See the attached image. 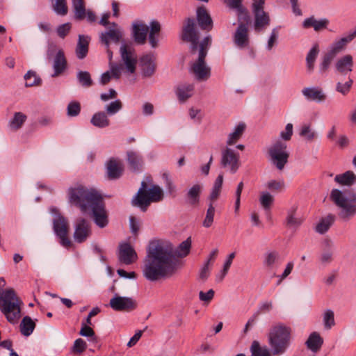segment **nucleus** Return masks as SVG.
I'll use <instances>...</instances> for the list:
<instances>
[{
	"label": "nucleus",
	"instance_id": "1",
	"mask_svg": "<svg viewBox=\"0 0 356 356\" xmlns=\"http://www.w3.org/2000/svg\"><path fill=\"white\" fill-rule=\"evenodd\" d=\"M191 248V237L181 242L175 250L171 243H152L144 261V277L147 280L154 282L172 276L182 266L178 258L186 257Z\"/></svg>",
	"mask_w": 356,
	"mask_h": 356
},
{
	"label": "nucleus",
	"instance_id": "2",
	"mask_svg": "<svg viewBox=\"0 0 356 356\" xmlns=\"http://www.w3.org/2000/svg\"><path fill=\"white\" fill-rule=\"evenodd\" d=\"M195 22L193 18H188L184 26L182 39L191 43V51L195 54L198 51V56L190 64L189 73L197 81H206L211 76V67L206 63L209 47L211 44V37L207 36L198 44L199 34L195 29Z\"/></svg>",
	"mask_w": 356,
	"mask_h": 356
},
{
	"label": "nucleus",
	"instance_id": "3",
	"mask_svg": "<svg viewBox=\"0 0 356 356\" xmlns=\"http://www.w3.org/2000/svg\"><path fill=\"white\" fill-rule=\"evenodd\" d=\"M6 281L0 278V311L5 315L7 321L13 324L16 323L21 316L22 301L17 296L13 289L3 291Z\"/></svg>",
	"mask_w": 356,
	"mask_h": 356
},
{
	"label": "nucleus",
	"instance_id": "4",
	"mask_svg": "<svg viewBox=\"0 0 356 356\" xmlns=\"http://www.w3.org/2000/svg\"><path fill=\"white\" fill-rule=\"evenodd\" d=\"M67 195L69 202L83 212L89 211L90 207L101 197L95 190L79 183L69 187Z\"/></svg>",
	"mask_w": 356,
	"mask_h": 356
},
{
	"label": "nucleus",
	"instance_id": "5",
	"mask_svg": "<svg viewBox=\"0 0 356 356\" xmlns=\"http://www.w3.org/2000/svg\"><path fill=\"white\" fill-rule=\"evenodd\" d=\"M291 328L284 323H277L270 329L268 340L273 355H283L290 346Z\"/></svg>",
	"mask_w": 356,
	"mask_h": 356
},
{
	"label": "nucleus",
	"instance_id": "6",
	"mask_svg": "<svg viewBox=\"0 0 356 356\" xmlns=\"http://www.w3.org/2000/svg\"><path fill=\"white\" fill-rule=\"evenodd\" d=\"M163 197V191L159 186L152 185L148 188L146 182L143 181L137 193L133 197L131 204L145 212L152 202H161Z\"/></svg>",
	"mask_w": 356,
	"mask_h": 356
},
{
	"label": "nucleus",
	"instance_id": "7",
	"mask_svg": "<svg viewBox=\"0 0 356 356\" xmlns=\"http://www.w3.org/2000/svg\"><path fill=\"white\" fill-rule=\"evenodd\" d=\"M330 200L341 209L339 216L348 220L356 215V193H344L339 189H332Z\"/></svg>",
	"mask_w": 356,
	"mask_h": 356
},
{
	"label": "nucleus",
	"instance_id": "8",
	"mask_svg": "<svg viewBox=\"0 0 356 356\" xmlns=\"http://www.w3.org/2000/svg\"><path fill=\"white\" fill-rule=\"evenodd\" d=\"M161 31V25L159 22L152 20L149 26L143 22H136L133 24V36L135 42L139 44H143L147 40V34L149 32L148 40L152 48L158 46V36Z\"/></svg>",
	"mask_w": 356,
	"mask_h": 356
},
{
	"label": "nucleus",
	"instance_id": "9",
	"mask_svg": "<svg viewBox=\"0 0 356 356\" xmlns=\"http://www.w3.org/2000/svg\"><path fill=\"white\" fill-rule=\"evenodd\" d=\"M268 153L272 164L278 170H283L289 157L286 143L277 140L270 146Z\"/></svg>",
	"mask_w": 356,
	"mask_h": 356
},
{
	"label": "nucleus",
	"instance_id": "10",
	"mask_svg": "<svg viewBox=\"0 0 356 356\" xmlns=\"http://www.w3.org/2000/svg\"><path fill=\"white\" fill-rule=\"evenodd\" d=\"M237 17L238 25L234 34V42L237 47L244 49L248 47L250 43L248 30L250 16L247 12V17H240L239 13H237Z\"/></svg>",
	"mask_w": 356,
	"mask_h": 356
},
{
	"label": "nucleus",
	"instance_id": "11",
	"mask_svg": "<svg viewBox=\"0 0 356 356\" xmlns=\"http://www.w3.org/2000/svg\"><path fill=\"white\" fill-rule=\"evenodd\" d=\"M265 0H254L252 12L254 17V29L261 32L270 24V19L268 13L264 11Z\"/></svg>",
	"mask_w": 356,
	"mask_h": 356
},
{
	"label": "nucleus",
	"instance_id": "12",
	"mask_svg": "<svg viewBox=\"0 0 356 356\" xmlns=\"http://www.w3.org/2000/svg\"><path fill=\"white\" fill-rule=\"evenodd\" d=\"M220 164L232 174L237 172L240 167L239 153L230 147H226L221 152Z\"/></svg>",
	"mask_w": 356,
	"mask_h": 356
},
{
	"label": "nucleus",
	"instance_id": "13",
	"mask_svg": "<svg viewBox=\"0 0 356 356\" xmlns=\"http://www.w3.org/2000/svg\"><path fill=\"white\" fill-rule=\"evenodd\" d=\"M53 224L54 232L59 237L61 245L65 248L70 247L72 242L67 237L69 224L67 219L60 214H56Z\"/></svg>",
	"mask_w": 356,
	"mask_h": 356
},
{
	"label": "nucleus",
	"instance_id": "14",
	"mask_svg": "<svg viewBox=\"0 0 356 356\" xmlns=\"http://www.w3.org/2000/svg\"><path fill=\"white\" fill-rule=\"evenodd\" d=\"M89 210L92 211L94 221L98 227L103 228L108 225V215L102 196L90 207Z\"/></svg>",
	"mask_w": 356,
	"mask_h": 356
},
{
	"label": "nucleus",
	"instance_id": "15",
	"mask_svg": "<svg viewBox=\"0 0 356 356\" xmlns=\"http://www.w3.org/2000/svg\"><path fill=\"white\" fill-rule=\"evenodd\" d=\"M121 60L125 65V68L131 74L136 71L137 56L134 49L126 44H122L120 48Z\"/></svg>",
	"mask_w": 356,
	"mask_h": 356
},
{
	"label": "nucleus",
	"instance_id": "16",
	"mask_svg": "<svg viewBox=\"0 0 356 356\" xmlns=\"http://www.w3.org/2000/svg\"><path fill=\"white\" fill-rule=\"evenodd\" d=\"M123 36V30L116 23L113 22L107 30L100 33L101 42L108 48L111 42L118 43Z\"/></svg>",
	"mask_w": 356,
	"mask_h": 356
},
{
	"label": "nucleus",
	"instance_id": "17",
	"mask_svg": "<svg viewBox=\"0 0 356 356\" xmlns=\"http://www.w3.org/2000/svg\"><path fill=\"white\" fill-rule=\"evenodd\" d=\"M91 225L84 218H79L74 224L73 238L75 242L82 243L86 241L91 234Z\"/></svg>",
	"mask_w": 356,
	"mask_h": 356
},
{
	"label": "nucleus",
	"instance_id": "18",
	"mask_svg": "<svg viewBox=\"0 0 356 356\" xmlns=\"http://www.w3.org/2000/svg\"><path fill=\"white\" fill-rule=\"evenodd\" d=\"M110 307L118 312H131L137 307L135 300L130 297L115 295L109 302Z\"/></svg>",
	"mask_w": 356,
	"mask_h": 356
},
{
	"label": "nucleus",
	"instance_id": "19",
	"mask_svg": "<svg viewBox=\"0 0 356 356\" xmlns=\"http://www.w3.org/2000/svg\"><path fill=\"white\" fill-rule=\"evenodd\" d=\"M156 57L153 53L143 55L139 60V66L144 77H151L156 71Z\"/></svg>",
	"mask_w": 356,
	"mask_h": 356
},
{
	"label": "nucleus",
	"instance_id": "20",
	"mask_svg": "<svg viewBox=\"0 0 356 356\" xmlns=\"http://www.w3.org/2000/svg\"><path fill=\"white\" fill-rule=\"evenodd\" d=\"M301 92L304 97L310 102L322 103L327 98V94L323 89L318 86L306 87Z\"/></svg>",
	"mask_w": 356,
	"mask_h": 356
},
{
	"label": "nucleus",
	"instance_id": "21",
	"mask_svg": "<svg viewBox=\"0 0 356 356\" xmlns=\"http://www.w3.org/2000/svg\"><path fill=\"white\" fill-rule=\"evenodd\" d=\"M353 57L350 54H345L341 56L334 63L336 72L341 75H346L351 72L353 70Z\"/></svg>",
	"mask_w": 356,
	"mask_h": 356
},
{
	"label": "nucleus",
	"instance_id": "22",
	"mask_svg": "<svg viewBox=\"0 0 356 356\" xmlns=\"http://www.w3.org/2000/svg\"><path fill=\"white\" fill-rule=\"evenodd\" d=\"M137 259V254L134 248L129 243H123L120 245L119 260L129 265Z\"/></svg>",
	"mask_w": 356,
	"mask_h": 356
},
{
	"label": "nucleus",
	"instance_id": "23",
	"mask_svg": "<svg viewBox=\"0 0 356 356\" xmlns=\"http://www.w3.org/2000/svg\"><path fill=\"white\" fill-rule=\"evenodd\" d=\"M202 184L197 183L191 186L186 193V202L193 207H197L200 204V195L203 191Z\"/></svg>",
	"mask_w": 356,
	"mask_h": 356
},
{
	"label": "nucleus",
	"instance_id": "24",
	"mask_svg": "<svg viewBox=\"0 0 356 356\" xmlns=\"http://www.w3.org/2000/svg\"><path fill=\"white\" fill-rule=\"evenodd\" d=\"M106 169L108 179H116L122 175L123 165L120 160L112 158L107 161Z\"/></svg>",
	"mask_w": 356,
	"mask_h": 356
},
{
	"label": "nucleus",
	"instance_id": "25",
	"mask_svg": "<svg viewBox=\"0 0 356 356\" xmlns=\"http://www.w3.org/2000/svg\"><path fill=\"white\" fill-rule=\"evenodd\" d=\"M355 37L356 29L353 32L349 33L347 35L332 43L328 52L335 57L338 54L345 49L346 45L350 42Z\"/></svg>",
	"mask_w": 356,
	"mask_h": 356
},
{
	"label": "nucleus",
	"instance_id": "26",
	"mask_svg": "<svg viewBox=\"0 0 356 356\" xmlns=\"http://www.w3.org/2000/svg\"><path fill=\"white\" fill-rule=\"evenodd\" d=\"M195 86L193 83H181L176 88V95L180 102H185L194 94Z\"/></svg>",
	"mask_w": 356,
	"mask_h": 356
},
{
	"label": "nucleus",
	"instance_id": "27",
	"mask_svg": "<svg viewBox=\"0 0 356 356\" xmlns=\"http://www.w3.org/2000/svg\"><path fill=\"white\" fill-rule=\"evenodd\" d=\"M197 19L202 29L210 31L212 29L213 22L205 8L200 7L197 9Z\"/></svg>",
	"mask_w": 356,
	"mask_h": 356
},
{
	"label": "nucleus",
	"instance_id": "28",
	"mask_svg": "<svg viewBox=\"0 0 356 356\" xmlns=\"http://www.w3.org/2000/svg\"><path fill=\"white\" fill-rule=\"evenodd\" d=\"M67 67V60L65 56L63 50L59 49L54 59L53 68L54 74L53 76H58L61 74Z\"/></svg>",
	"mask_w": 356,
	"mask_h": 356
},
{
	"label": "nucleus",
	"instance_id": "29",
	"mask_svg": "<svg viewBox=\"0 0 356 356\" xmlns=\"http://www.w3.org/2000/svg\"><path fill=\"white\" fill-rule=\"evenodd\" d=\"M334 181L341 186H351L356 184V174L352 170L337 175Z\"/></svg>",
	"mask_w": 356,
	"mask_h": 356
},
{
	"label": "nucleus",
	"instance_id": "30",
	"mask_svg": "<svg viewBox=\"0 0 356 356\" xmlns=\"http://www.w3.org/2000/svg\"><path fill=\"white\" fill-rule=\"evenodd\" d=\"M90 123L97 128L104 129L111 124V121L104 111H98L92 115Z\"/></svg>",
	"mask_w": 356,
	"mask_h": 356
},
{
	"label": "nucleus",
	"instance_id": "31",
	"mask_svg": "<svg viewBox=\"0 0 356 356\" xmlns=\"http://www.w3.org/2000/svg\"><path fill=\"white\" fill-rule=\"evenodd\" d=\"M90 38L83 35H79V41L76 48V54L79 59L84 58L88 51Z\"/></svg>",
	"mask_w": 356,
	"mask_h": 356
},
{
	"label": "nucleus",
	"instance_id": "32",
	"mask_svg": "<svg viewBox=\"0 0 356 356\" xmlns=\"http://www.w3.org/2000/svg\"><path fill=\"white\" fill-rule=\"evenodd\" d=\"M325 248L322 251L320 256V261L323 265L330 264L333 261L334 243L332 241L327 240L324 243Z\"/></svg>",
	"mask_w": 356,
	"mask_h": 356
},
{
	"label": "nucleus",
	"instance_id": "33",
	"mask_svg": "<svg viewBox=\"0 0 356 356\" xmlns=\"http://www.w3.org/2000/svg\"><path fill=\"white\" fill-rule=\"evenodd\" d=\"M127 161L129 168L134 171H138L143 164L142 156L133 151L127 152Z\"/></svg>",
	"mask_w": 356,
	"mask_h": 356
},
{
	"label": "nucleus",
	"instance_id": "34",
	"mask_svg": "<svg viewBox=\"0 0 356 356\" xmlns=\"http://www.w3.org/2000/svg\"><path fill=\"white\" fill-rule=\"evenodd\" d=\"M245 124L244 122L238 123L227 137V144L233 145L241 138L245 129Z\"/></svg>",
	"mask_w": 356,
	"mask_h": 356
},
{
	"label": "nucleus",
	"instance_id": "35",
	"mask_svg": "<svg viewBox=\"0 0 356 356\" xmlns=\"http://www.w3.org/2000/svg\"><path fill=\"white\" fill-rule=\"evenodd\" d=\"M323 343V339L320 334L316 332H314L310 334L306 341V345L309 349L316 353L321 348Z\"/></svg>",
	"mask_w": 356,
	"mask_h": 356
},
{
	"label": "nucleus",
	"instance_id": "36",
	"mask_svg": "<svg viewBox=\"0 0 356 356\" xmlns=\"http://www.w3.org/2000/svg\"><path fill=\"white\" fill-rule=\"evenodd\" d=\"M27 120V116L22 112H15L8 122V127L13 131H17L23 126Z\"/></svg>",
	"mask_w": 356,
	"mask_h": 356
},
{
	"label": "nucleus",
	"instance_id": "37",
	"mask_svg": "<svg viewBox=\"0 0 356 356\" xmlns=\"http://www.w3.org/2000/svg\"><path fill=\"white\" fill-rule=\"evenodd\" d=\"M328 23L326 19L317 20L314 17H309L304 20L302 25L305 28L313 27L315 31H318L325 29Z\"/></svg>",
	"mask_w": 356,
	"mask_h": 356
},
{
	"label": "nucleus",
	"instance_id": "38",
	"mask_svg": "<svg viewBox=\"0 0 356 356\" xmlns=\"http://www.w3.org/2000/svg\"><path fill=\"white\" fill-rule=\"evenodd\" d=\"M223 183V175L220 174L216 179L213 186L212 187L211 191L209 195L210 202H213L216 201L220 197L221 189Z\"/></svg>",
	"mask_w": 356,
	"mask_h": 356
},
{
	"label": "nucleus",
	"instance_id": "39",
	"mask_svg": "<svg viewBox=\"0 0 356 356\" xmlns=\"http://www.w3.org/2000/svg\"><path fill=\"white\" fill-rule=\"evenodd\" d=\"M286 226L290 228L296 229L302 223V220L296 215V208L293 207L287 211Z\"/></svg>",
	"mask_w": 356,
	"mask_h": 356
},
{
	"label": "nucleus",
	"instance_id": "40",
	"mask_svg": "<svg viewBox=\"0 0 356 356\" xmlns=\"http://www.w3.org/2000/svg\"><path fill=\"white\" fill-rule=\"evenodd\" d=\"M319 53V48L317 44H315L308 52L306 57L307 70L309 73H312L314 69V64L317 56Z\"/></svg>",
	"mask_w": 356,
	"mask_h": 356
},
{
	"label": "nucleus",
	"instance_id": "41",
	"mask_svg": "<svg viewBox=\"0 0 356 356\" xmlns=\"http://www.w3.org/2000/svg\"><path fill=\"white\" fill-rule=\"evenodd\" d=\"M299 135L308 142H312L317 138V134L311 124H303L300 128Z\"/></svg>",
	"mask_w": 356,
	"mask_h": 356
},
{
	"label": "nucleus",
	"instance_id": "42",
	"mask_svg": "<svg viewBox=\"0 0 356 356\" xmlns=\"http://www.w3.org/2000/svg\"><path fill=\"white\" fill-rule=\"evenodd\" d=\"M334 221V216L333 215H328L324 218H322L316 226V231L319 234H324L328 231L331 225Z\"/></svg>",
	"mask_w": 356,
	"mask_h": 356
},
{
	"label": "nucleus",
	"instance_id": "43",
	"mask_svg": "<svg viewBox=\"0 0 356 356\" xmlns=\"http://www.w3.org/2000/svg\"><path fill=\"white\" fill-rule=\"evenodd\" d=\"M72 6L76 19L81 20L86 17L84 0H72Z\"/></svg>",
	"mask_w": 356,
	"mask_h": 356
},
{
	"label": "nucleus",
	"instance_id": "44",
	"mask_svg": "<svg viewBox=\"0 0 356 356\" xmlns=\"http://www.w3.org/2000/svg\"><path fill=\"white\" fill-rule=\"evenodd\" d=\"M35 324L29 316H25L20 323V330L23 335L29 336L32 334Z\"/></svg>",
	"mask_w": 356,
	"mask_h": 356
},
{
	"label": "nucleus",
	"instance_id": "45",
	"mask_svg": "<svg viewBox=\"0 0 356 356\" xmlns=\"http://www.w3.org/2000/svg\"><path fill=\"white\" fill-rule=\"evenodd\" d=\"M250 350L252 356H271L273 355L272 352H270L266 346H261L257 341L252 342Z\"/></svg>",
	"mask_w": 356,
	"mask_h": 356
},
{
	"label": "nucleus",
	"instance_id": "46",
	"mask_svg": "<svg viewBox=\"0 0 356 356\" xmlns=\"http://www.w3.org/2000/svg\"><path fill=\"white\" fill-rule=\"evenodd\" d=\"M26 81L25 86L26 87H33L40 86L41 83V79L32 70L28 71L24 75Z\"/></svg>",
	"mask_w": 356,
	"mask_h": 356
},
{
	"label": "nucleus",
	"instance_id": "47",
	"mask_svg": "<svg viewBox=\"0 0 356 356\" xmlns=\"http://www.w3.org/2000/svg\"><path fill=\"white\" fill-rule=\"evenodd\" d=\"M353 83V80L350 78H348L345 83L339 81L336 84L335 90L337 92L341 93L343 96H346L349 93Z\"/></svg>",
	"mask_w": 356,
	"mask_h": 356
},
{
	"label": "nucleus",
	"instance_id": "48",
	"mask_svg": "<svg viewBox=\"0 0 356 356\" xmlns=\"http://www.w3.org/2000/svg\"><path fill=\"white\" fill-rule=\"evenodd\" d=\"M104 108L107 115H113L122 108V103L120 99H116L107 104Z\"/></svg>",
	"mask_w": 356,
	"mask_h": 356
},
{
	"label": "nucleus",
	"instance_id": "49",
	"mask_svg": "<svg viewBox=\"0 0 356 356\" xmlns=\"http://www.w3.org/2000/svg\"><path fill=\"white\" fill-rule=\"evenodd\" d=\"M323 321L325 328L331 329L335 325L334 312L331 309L325 310L323 315Z\"/></svg>",
	"mask_w": 356,
	"mask_h": 356
},
{
	"label": "nucleus",
	"instance_id": "50",
	"mask_svg": "<svg viewBox=\"0 0 356 356\" xmlns=\"http://www.w3.org/2000/svg\"><path fill=\"white\" fill-rule=\"evenodd\" d=\"M230 8L236 9L240 17H247L248 10L241 5L242 0H225Z\"/></svg>",
	"mask_w": 356,
	"mask_h": 356
},
{
	"label": "nucleus",
	"instance_id": "51",
	"mask_svg": "<svg viewBox=\"0 0 356 356\" xmlns=\"http://www.w3.org/2000/svg\"><path fill=\"white\" fill-rule=\"evenodd\" d=\"M235 256H236L235 252H232L227 256L226 261L223 265L222 270L220 271V274L217 276V279L220 282L224 279V277L228 273V270L232 264V261L234 259Z\"/></svg>",
	"mask_w": 356,
	"mask_h": 356
},
{
	"label": "nucleus",
	"instance_id": "52",
	"mask_svg": "<svg viewBox=\"0 0 356 356\" xmlns=\"http://www.w3.org/2000/svg\"><path fill=\"white\" fill-rule=\"evenodd\" d=\"M214 215L215 207H213L212 202H210L209 204V208L207 210L205 218L202 222V225L204 227L209 228L212 225L213 222Z\"/></svg>",
	"mask_w": 356,
	"mask_h": 356
},
{
	"label": "nucleus",
	"instance_id": "53",
	"mask_svg": "<svg viewBox=\"0 0 356 356\" xmlns=\"http://www.w3.org/2000/svg\"><path fill=\"white\" fill-rule=\"evenodd\" d=\"M81 104L76 101L70 102L67 106V115L69 117H76L81 112Z\"/></svg>",
	"mask_w": 356,
	"mask_h": 356
},
{
	"label": "nucleus",
	"instance_id": "54",
	"mask_svg": "<svg viewBox=\"0 0 356 356\" xmlns=\"http://www.w3.org/2000/svg\"><path fill=\"white\" fill-rule=\"evenodd\" d=\"M280 258L279 253L277 252H268L265 255L264 264L268 268H272L278 261Z\"/></svg>",
	"mask_w": 356,
	"mask_h": 356
},
{
	"label": "nucleus",
	"instance_id": "55",
	"mask_svg": "<svg viewBox=\"0 0 356 356\" xmlns=\"http://www.w3.org/2000/svg\"><path fill=\"white\" fill-rule=\"evenodd\" d=\"M77 79L82 86L90 87L92 84L89 72L86 71H80L77 74Z\"/></svg>",
	"mask_w": 356,
	"mask_h": 356
},
{
	"label": "nucleus",
	"instance_id": "56",
	"mask_svg": "<svg viewBox=\"0 0 356 356\" xmlns=\"http://www.w3.org/2000/svg\"><path fill=\"white\" fill-rule=\"evenodd\" d=\"M54 11L60 15H65L67 13V6L65 0H55L53 4Z\"/></svg>",
	"mask_w": 356,
	"mask_h": 356
},
{
	"label": "nucleus",
	"instance_id": "57",
	"mask_svg": "<svg viewBox=\"0 0 356 356\" xmlns=\"http://www.w3.org/2000/svg\"><path fill=\"white\" fill-rule=\"evenodd\" d=\"M260 203L262 207L268 210L270 209L271 204L273 202V197L268 192H264L261 193L260 197Z\"/></svg>",
	"mask_w": 356,
	"mask_h": 356
},
{
	"label": "nucleus",
	"instance_id": "58",
	"mask_svg": "<svg viewBox=\"0 0 356 356\" xmlns=\"http://www.w3.org/2000/svg\"><path fill=\"white\" fill-rule=\"evenodd\" d=\"M293 126L291 123H288L284 130L280 132V136L282 139V141L286 143V141H289L291 139L293 133Z\"/></svg>",
	"mask_w": 356,
	"mask_h": 356
},
{
	"label": "nucleus",
	"instance_id": "59",
	"mask_svg": "<svg viewBox=\"0 0 356 356\" xmlns=\"http://www.w3.org/2000/svg\"><path fill=\"white\" fill-rule=\"evenodd\" d=\"M335 57L332 55L330 53L327 52L323 58V60L319 66V70L321 73H323L327 71L328 69L331 62Z\"/></svg>",
	"mask_w": 356,
	"mask_h": 356
},
{
	"label": "nucleus",
	"instance_id": "60",
	"mask_svg": "<svg viewBox=\"0 0 356 356\" xmlns=\"http://www.w3.org/2000/svg\"><path fill=\"white\" fill-rule=\"evenodd\" d=\"M267 187L270 191L280 192L285 188V184L283 180H271L268 182Z\"/></svg>",
	"mask_w": 356,
	"mask_h": 356
},
{
	"label": "nucleus",
	"instance_id": "61",
	"mask_svg": "<svg viewBox=\"0 0 356 356\" xmlns=\"http://www.w3.org/2000/svg\"><path fill=\"white\" fill-rule=\"evenodd\" d=\"M278 38V31L277 29H273L270 33L268 38L266 48L268 50H271L272 48L276 44Z\"/></svg>",
	"mask_w": 356,
	"mask_h": 356
},
{
	"label": "nucleus",
	"instance_id": "62",
	"mask_svg": "<svg viewBox=\"0 0 356 356\" xmlns=\"http://www.w3.org/2000/svg\"><path fill=\"white\" fill-rule=\"evenodd\" d=\"M86 348V343L82 339L75 340L72 347L74 353H81Z\"/></svg>",
	"mask_w": 356,
	"mask_h": 356
},
{
	"label": "nucleus",
	"instance_id": "63",
	"mask_svg": "<svg viewBox=\"0 0 356 356\" xmlns=\"http://www.w3.org/2000/svg\"><path fill=\"white\" fill-rule=\"evenodd\" d=\"M210 260H207L204 266L201 268L199 273V277L202 280H206L210 273L209 270Z\"/></svg>",
	"mask_w": 356,
	"mask_h": 356
},
{
	"label": "nucleus",
	"instance_id": "64",
	"mask_svg": "<svg viewBox=\"0 0 356 356\" xmlns=\"http://www.w3.org/2000/svg\"><path fill=\"white\" fill-rule=\"evenodd\" d=\"M71 29V24L70 23H65L57 28V33L61 38H64L69 33Z\"/></svg>",
	"mask_w": 356,
	"mask_h": 356
}]
</instances>
